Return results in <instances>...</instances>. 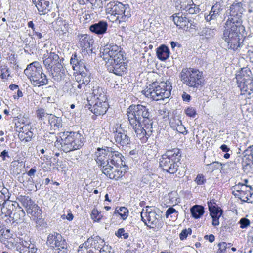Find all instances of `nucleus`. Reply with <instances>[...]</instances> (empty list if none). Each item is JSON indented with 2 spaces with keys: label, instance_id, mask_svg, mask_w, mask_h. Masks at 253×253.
<instances>
[{
  "label": "nucleus",
  "instance_id": "25",
  "mask_svg": "<svg viewBox=\"0 0 253 253\" xmlns=\"http://www.w3.org/2000/svg\"><path fill=\"white\" fill-rule=\"evenodd\" d=\"M126 69V65L123 61L119 64H115L108 66L107 70L110 73H113L118 76H122Z\"/></svg>",
  "mask_w": 253,
  "mask_h": 253
},
{
  "label": "nucleus",
  "instance_id": "59",
  "mask_svg": "<svg viewBox=\"0 0 253 253\" xmlns=\"http://www.w3.org/2000/svg\"><path fill=\"white\" fill-rule=\"evenodd\" d=\"M232 194L236 197L239 198L240 200L242 199V197H243V195H245V192L242 190L237 189V192L233 191Z\"/></svg>",
  "mask_w": 253,
  "mask_h": 253
},
{
  "label": "nucleus",
  "instance_id": "17",
  "mask_svg": "<svg viewBox=\"0 0 253 253\" xmlns=\"http://www.w3.org/2000/svg\"><path fill=\"white\" fill-rule=\"evenodd\" d=\"M160 167L163 171H165L170 174H174L176 172L179 165L172 160L169 159L164 155L162 156L160 160Z\"/></svg>",
  "mask_w": 253,
  "mask_h": 253
},
{
  "label": "nucleus",
  "instance_id": "12",
  "mask_svg": "<svg viewBox=\"0 0 253 253\" xmlns=\"http://www.w3.org/2000/svg\"><path fill=\"white\" fill-rule=\"evenodd\" d=\"M104 244V240L101 239L99 236L94 237L91 236L86 241L84 242L79 246L78 252L79 253H83L82 251L83 247L85 249L92 248L98 250L99 251L98 253H100L101 252Z\"/></svg>",
  "mask_w": 253,
  "mask_h": 253
},
{
  "label": "nucleus",
  "instance_id": "21",
  "mask_svg": "<svg viewBox=\"0 0 253 253\" xmlns=\"http://www.w3.org/2000/svg\"><path fill=\"white\" fill-rule=\"evenodd\" d=\"M108 26V25L106 21L100 20L91 24L89 26V29L92 33L97 35H100L106 32Z\"/></svg>",
  "mask_w": 253,
  "mask_h": 253
},
{
  "label": "nucleus",
  "instance_id": "42",
  "mask_svg": "<svg viewBox=\"0 0 253 253\" xmlns=\"http://www.w3.org/2000/svg\"><path fill=\"white\" fill-rule=\"evenodd\" d=\"M114 213L119 214L123 220H125L128 215V210L125 207H121L119 209L116 208Z\"/></svg>",
  "mask_w": 253,
  "mask_h": 253
},
{
  "label": "nucleus",
  "instance_id": "15",
  "mask_svg": "<svg viewBox=\"0 0 253 253\" xmlns=\"http://www.w3.org/2000/svg\"><path fill=\"white\" fill-rule=\"evenodd\" d=\"M115 142L122 147H128L131 144L130 138L127 135L126 131L122 129L121 125L119 128H116L113 132Z\"/></svg>",
  "mask_w": 253,
  "mask_h": 253
},
{
  "label": "nucleus",
  "instance_id": "58",
  "mask_svg": "<svg viewBox=\"0 0 253 253\" xmlns=\"http://www.w3.org/2000/svg\"><path fill=\"white\" fill-rule=\"evenodd\" d=\"M243 156H253V145L248 147L243 152Z\"/></svg>",
  "mask_w": 253,
  "mask_h": 253
},
{
  "label": "nucleus",
  "instance_id": "52",
  "mask_svg": "<svg viewBox=\"0 0 253 253\" xmlns=\"http://www.w3.org/2000/svg\"><path fill=\"white\" fill-rule=\"evenodd\" d=\"M200 11V9L199 8V5H197L193 2H192V6L190 7V9L188 10L187 14H197Z\"/></svg>",
  "mask_w": 253,
  "mask_h": 253
},
{
  "label": "nucleus",
  "instance_id": "47",
  "mask_svg": "<svg viewBox=\"0 0 253 253\" xmlns=\"http://www.w3.org/2000/svg\"><path fill=\"white\" fill-rule=\"evenodd\" d=\"M222 164L221 163H219L218 161H214L210 164H208L206 165L208 168V170L211 171H213L215 169H218Z\"/></svg>",
  "mask_w": 253,
  "mask_h": 253
},
{
  "label": "nucleus",
  "instance_id": "18",
  "mask_svg": "<svg viewBox=\"0 0 253 253\" xmlns=\"http://www.w3.org/2000/svg\"><path fill=\"white\" fill-rule=\"evenodd\" d=\"M84 58L85 57L83 58L82 55H80L76 52L72 54L70 62L74 70L78 71L81 73L84 72V69L88 70Z\"/></svg>",
  "mask_w": 253,
  "mask_h": 253
},
{
  "label": "nucleus",
  "instance_id": "48",
  "mask_svg": "<svg viewBox=\"0 0 253 253\" xmlns=\"http://www.w3.org/2000/svg\"><path fill=\"white\" fill-rule=\"evenodd\" d=\"M38 118L41 121H43L45 117L49 116L50 114L46 113L43 108H40L36 111Z\"/></svg>",
  "mask_w": 253,
  "mask_h": 253
},
{
  "label": "nucleus",
  "instance_id": "49",
  "mask_svg": "<svg viewBox=\"0 0 253 253\" xmlns=\"http://www.w3.org/2000/svg\"><path fill=\"white\" fill-rule=\"evenodd\" d=\"M194 181L197 185H200L204 184L206 182V179L204 175L198 174Z\"/></svg>",
  "mask_w": 253,
  "mask_h": 253
},
{
  "label": "nucleus",
  "instance_id": "54",
  "mask_svg": "<svg viewBox=\"0 0 253 253\" xmlns=\"http://www.w3.org/2000/svg\"><path fill=\"white\" fill-rule=\"evenodd\" d=\"M91 218L94 221H99L101 219V215L97 210L94 209L91 214Z\"/></svg>",
  "mask_w": 253,
  "mask_h": 253
},
{
  "label": "nucleus",
  "instance_id": "8",
  "mask_svg": "<svg viewBox=\"0 0 253 253\" xmlns=\"http://www.w3.org/2000/svg\"><path fill=\"white\" fill-rule=\"evenodd\" d=\"M106 12L107 14L116 16L120 21H126L131 16L130 6L128 4H123L118 1H110L106 6Z\"/></svg>",
  "mask_w": 253,
  "mask_h": 253
},
{
  "label": "nucleus",
  "instance_id": "13",
  "mask_svg": "<svg viewBox=\"0 0 253 253\" xmlns=\"http://www.w3.org/2000/svg\"><path fill=\"white\" fill-rule=\"evenodd\" d=\"M91 89L92 94H90L89 99L100 100L102 101H106L107 98L105 92V89L102 87L100 84L96 82H93L86 85Z\"/></svg>",
  "mask_w": 253,
  "mask_h": 253
},
{
  "label": "nucleus",
  "instance_id": "7",
  "mask_svg": "<svg viewBox=\"0 0 253 253\" xmlns=\"http://www.w3.org/2000/svg\"><path fill=\"white\" fill-rule=\"evenodd\" d=\"M106 12L107 14L116 16L120 21H126L131 16L130 6L128 4H123L118 1H110L106 6Z\"/></svg>",
  "mask_w": 253,
  "mask_h": 253
},
{
  "label": "nucleus",
  "instance_id": "9",
  "mask_svg": "<svg viewBox=\"0 0 253 253\" xmlns=\"http://www.w3.org/2000/svg\"><path fill=\"white\" fill-rule=\"evenodd\" d=\"M237 83L240 89L249 94L253 92V78L248 68H243L236 76Z\"/></svg>",
  "mask_w": 253,
  "mask_h": 253
},
{
  "label": "nucleus",
  "instance_id": "26",
  "mask_svg": "<svg viewBox=\"0 0 253 253\" xmlns=\"http://www.w3.org/2000/svg\"><path fill=\"white\" fill-rule=\"evenodd\" d=\"M208 206L210 211V215L213 217H220L223 214V210L218 207L214 200L208 202Z\"/></svg>",
  "mask_w": 253,
  "mask_h": 253
},
{
  "label": "nucleus",
  "instance_id": "24",
  "mask_svg": "<svg viewBox=\"0 0 253 253\" xmlns=\"http://www.w3.org/2000/svg\"><path fill=\"white\" fill-rule=\"evenodd\" d=\"M52 75L53 79L56 82H60L64 79L65 71L61 63L56 64V66L53 68Z\"/></svg>",
  "mask_w": 253,
  "mask_h": 253
},
{
  "label": "nucleus",
  "instance_id": "34",
  "mask_svg": "<svg viewBox=\"0 0 253 253\" xmlns=\"http://www.w3.org/2000/svg\"><path fill=\"white\" fill-rule=\"evenodd\" d=\"M48 118L51 127H53L54 130L62 127V119L60 118L50 114Z\"/></svg>",
  "mask_w": 253,
  "mask_h": 253
},
{
  "label": "nucleus",
  "instance_id": "51",
  "mask_svg": "<svg viewBox=\"0 0 253 253\" xmlns=\"http://www.w3.org/2000/svg\"><path fill=\"white\" fill-rule=\"evenodd\" d=\"M191 233L192 230L191 228L183 229L179 234V238L181 240H183L187 238L188 235H191Z\"/></svg>",
  "mask_w": 253,
  "mask_h": 253
},
{
  "label": "nucleus",
  "instance_id": "57",
  "mask_svg": "<svg viewBox=\"0 0 253 253\" xmlns=\"http://www.w3.org/2000/svg\"><path fill=\"white\" fill-rule=\"evenodd\" d=\"M227 244L226 242H223L219 243L218 244V246L219 247V249L217 252V253H225L226 250L227 248Z\"/></svg>",
  "mask_w": 253,
  "mask_h": 253
},
{
  "label": "nucleus",
  "instance_id": "28",
  "mask_svg": "<svg viewBox=\"0 0 253 253\" xmlns=\"http://www.w3.org/2000/svg\"><path fill=\"white\" fill-rule=\"evenodd\" d=\"M156 55L159 60L165 61L169 57L170 50L167 45L162 44L156 49Z\"/></svg>",
  "mask_w": 253,
  "mask_h": 253
},
{
  "label": "nucleus",
  "instance_id": "44",
  "mask_svg": "<svg viewBox=\"0 0 253 253\" xmlns=\"http://www.w3.org/2000/svg\"><path fill=\"white\" fill-rule=\"evenodd\" d=\"M106 1V0H91L90 3L92 5L91 8L93 10L102 8L104 5V2Z\"/></svg>",
  "mask_w": 253,
  "mask_h": 253
},
{
  "label": "nucleus",
  "instance_id": "38",
  "mask_svg": "<svg viewBox=\"0 0 253 253\" xmlns=\"http://www.w3.org/2000/svg\"><path fill=\"white\" fill-rule=\"evenodd\" d=\"M157 214L154 211H149L145 212V217L147 219V221L148 222V224L150 225H156L158 223V219L156 217Z\"/></svg>",
  "mask_w": 253,
  "mask_h": 253
},
{
  "label": "nucleus",
  "instance_id": "40",
  "mask_svg": "<svg viewBox=\"0 0 253 253\" xmlns=\"http://www.w3.org/2000/svg\"><path fill=\"white\" fill-rule=\"evenodd\" d=\"M18 200L25 208L26 211L34 203V202L31 200V198L29 196L21 195L19 197Z\"/></svg>",
  "mask_w": 253,
  "mask_h": 253
},
{
  "label": "nucleus",
  "instance_id": "16",
  "mask_svg": "<svg viewBox=\"0 0 253 253\" xmlns=\"http://www.w3.org/2000/svg\"><path fill=\"white\" fill-rule=\"evenodd\" d=\"M79 37V44L81 47L82 56L83 58L92 53L91 45L93 42L92 39L87 35H81Z\"/></svg>",
  "mask_w": 253,
  "mask_h": 253
},
{
  "label": "nucleus",
  "instance_id": "53",
  "mask_svg": "<svg viewBox=\"0 0 253 253\" xmlns=\"http://www.w3.org/2000/svg\"><path fill=\"white\" fill-rule=\"evenodd\" d=\"M115 235L118 237H122L123 236V238L125 239H127L128 238V233H125V230L124 228H120L115 233Z\"/></svg>",
  "mask_w": 253,
  "mask_h": 253
},
{
  "label": "nucleus",
  "instance_id": "30",
  "mask_svg": "<svg viewBox=\"0 0 253 253\" xmlns=\"http://www.w3.org/2000/svg\"><path fill=\"white\" fill-rule=\"evenodd\" d=\"M163 155L178 164L181 157V152L179 149L175 148L167 150Z\"/></svg>",
  "mask_w": 253,
  "mask_h": 253
},
{
  "label": "nucleus",
  "instance_id": "64",
  "mask_svg": "<svg viewBox=\"0 0 253 253\" xmlns=\"http://www.w3.org/2000/svg\"><path fill=\"white\" fill-rule=\"evenodd\" d=\"M181 97L183 101L185 102H189L191 99V96L189 94L186 93L185 92H183L181 95Z\"/></svg>",
  "mask_w": 253,
  "mask_h": 253
},
{
  "label": "nucleus",
  "instance_id": "4",
  "mask_svg": "<svg viewBox=\"0 0 253 253\" xmlns=\"http://www.w3.org/2000/svg\"><path fill=\"white\" fill-rule=\"evenodd\" d=\"M61 140L57 139L55 146L58 143L65 153L77 150L84 145V138L78 131H65L59 133Z\"/></svg>",
  "mask_w": 253,
  "mask_h": 253
},
{
  "label": "nucleus",
  "instance_id": "37",
  "mask_svg": "<svg viewBox=\"0 0 253 253\" xmlns=\"http://www.w3.org/2000/svg\"><path fill=\"white\" fill-rule=\"evenodd\" d=\"M242 166L244 170H250L253 168V156H243Z\"/></svg>",
  "mask_w": 253,
  "mask_h": 253
},
{
  "label": "nucleus",
  "instance_id": "27",
  "mask_svg": "<svg viewBox=\"0 0 253 253\" xmlns=\"http://www.w3.org/2000/svg\"><path fill=\"white\" fill-rule=\"evenodd\" d=\"M50 0H39L35 4L40 15H45L50 10Z\"/></svg>",
  "mask_w": 253,
  "mask_h": 253
},
{
  "label": "nucleus",
  "instance_id": "55",
  "mask_svg": "<svg viewBox=\"0 0 253 253\" xmlns=\"http://www.w3.org/2000/svg\"><path fill=\"white\" fill-rule=\"evenodd\" d=\"M186 114L190 117L194 118L197 114L196 110L192 107H189L185 110Z\"/></svg>",
  "mask_w": 253,
  "mask_h": 253
},
{
  "label": "nucleus",
  "instance_id": "43",
  "mask_svg": "<svg viewBox=\"0 0 253 253\" xmlns=\"http://www.w3.org/2000/svg\"><path fill=\"white\" fill-rule=\"evenodd\" d=\"M113 169V167L112 165H109L107 166L104 167L101 169V170L103 174L106 175L108 177H109L111 179H114L115 178V175H114V173L112 172Z\"/></svg>",
  "mask_w": 253,
  "mask_h": 253
},
{
  "label": "nucleus",
  "instance_id": "10",
  "mask_svg": "<svg viewBox=\"0 0 253 253\" xmlns=\"http://www.w3.org/2000/svg\"><path fill=\"white\" fill-rule=\"evenodd\" d=\"M229 16L226 21L242 25V17L244 9L241 2H234L230 7Z\"/></svg>",
  "mask_w": 253,
  "mask_h": 253
},
{
  "label": "nucleus",
  "instance_id": "61",
  "mask_svg": "<svg viewBox=\"0 0 253 253\" xmlns=\"http://www.w3.org/2000/svg\"><path fill=\"white\" fill-rule=\"evenodd\" d=\"M7 193L0 192V208L3 206L4 202H5L7 201L6 200V196H5V194Z\"/></svg>",
  "mask_w": 253,
  "mask_h": 253
},
{
  "label": "nucleus",
  "instance_id": "2",
  "mask_svg": "<svg viewBox=\"0 0 253 253\" xmlns=\"http://www.w3.org/2000/svg\"><path fill=\"white\" fill-rule=\"evenodd\" d=\"M222 39L226 42L229 49L236 50L242 46L245 37V28L242 25L226 21Z\"/></svg>",
  "mask_w": 253,
  "mask_h": 253
},
{
  "label": "nucleus",
  "instance_id": "35",
  "mask_svg": "<svg viewBox=\"0 0 253 253\" xmlns=\"http://www.w3.org/2000/svg\"><path fill=\"white\" fill-rule=\"evenodd\" d=\"M103 58L104 60H107L106 64L107 68L109 65L119 64L120 62L124 61V54L123 53H119V54H117V55H114V57L111 58L104 57Z\"/></svg>",
  "mask_w": 253,
  "mask_h": 253
},
{
  "label": "nucleus",
  "instance_id": "11",
  "mask_svg": "<svg viewBox=\"0 0 253 253\" xmlns=\"http://www.w3.org/2000/svg\"><path fill=\"white\" fill-rule=\"evenodd\" d=\"M88 109L96 116L102 115L106 113L108 104L106 101L95 100L89 99L87 97Z\"/></svg>",
  "mask_w": 253,
  "mask_h": 253
},
{
  "label": "nucleus",
  "instance_id": "14",
  "mask_svg": "<svg viewBox=\"0 0 253 253\" xmlns=\"http://www.w3.org/2000/svg\"><path fill=\"white\" fill-rule=\"evenodd\" d=\"M47 243L50 247L54 248L57 247L58 250H67V244L65 239H63L60 234L54 232L53 234H50L47 240Z\"/></svg>",
  "mask_w": 253,
  "mask_h": 253
},
{
  "label": "nucleus",
  "instance_id": "20",
  "mask_svg": "<svg viewBox=\"0 0 253 253\" xmlns=\"http://www.w3.org/2000/svg\"><path fill=\"white\" fill-rule=\"evenodd\" d=\"M101 52L104 57L111 58L114 55H117L119 53H123L121 51L119 46L114 44H107L104 46L103 48H101Z\"/></svg>",
  "mask_w": 253,
  "mask_h": 253
},
{
  "label": "nucleus",
  "instance_id": "6",
  "mask_svg": "<svg viewBox=\"0 0 253 253\" xmlns=\"http://www.w3.org/2000/svg\"><path fill=\"white\" fill-rule=\"evenodd\" d=\"M202 72L193 68L183 69L180 74V78L182 83L196 90L202 85Z\"/></svg>",
  "mask_w": 253,
  "mask_h": 253
},
{
  "label": "nucleus",
  "instance_id": "39",
  "mask_svg": "<svg viewBox=\"0 0 253 253\" xmlns=\"http://www.w3.org/2000/svg\"><path fill=\"white\" fill-rule=\"evenodd\" d=\"M216 30L214 28L205 27L202 29L201 31L199 33L200 36L205 37L206 39H210L213 37L215 35Z\"/></svg>",
  "mask_w": 253,
  "mask_h": 253
},
{
  "label": "nucleus",
  "instance_id": "63",
  "mask_svg": "<svg viewBox=\"0 0 253 253\" xmlns=\"http://www.w3.org/2000/svg\"><path fill=\"white\" fill-rule=\"evenodd\" d=\"M173 213H177L176 210L173 207H170L168 209L166 212V217L168 218L169 216Z\"/></svg>",
  "mask_w": 253,
  "mask_h": 253
},
{
  "label": "nucleus",
  "instance_id": "36",
  "mask_svg": "<svg viewBox=\"0 0 253 253\" xmlns=\"http://www.w3.org/2000/svg\"><path fill=\"white\" fill-rule=\"evenodd\" d=\"M25 215V211L22 208H18V211L14 212L10 218L12 219L13 222L18 223L23 220Z\"/></svg>",
  "mask_w": 253,
  "mask_h": 253
},
{
  "label": "nucleus",
  "instance_id": "31",
  "mask_svg": "<svg viewBox=\"0 0 253 253\" xmlns=\"http://www.w3.org/2000/svg\"><path fill=\"white\" fill-rule=\"evenodd\" d=\"M16 202H13L10 200H7L6 202H4L3 206L1 207V211L2 214H4L5 216H9V217L12 215V211L14 208V203Z\"/></svg>",
  "mask_w": 253,
  "mask_h": 253
},
{
  "label": "nucleus",
  "instance_id": "33",
  "mask_svg": "<svg viewBox=\"0 0 253 253\" xmlns=\"http://www.w3.org/2000/svg\"><path fill=\"white\" fill-rule=\"evenodd\" d=\"M190 212L193 218H199L204 213V208L201 205H195L190 208Z\"/></svg>",
  "mask_w": 253,
  "mask_h": 253
},
{
  "label": "nucleus",
  "instance_id": "50",
  "mask_svg": "<svg viewBox=\"0 0 253 253\" xmlns=\"http://www.w3.org/2000/svg\"><path fill=\"white\" fill-rule=\"evenodd\" d=\"M239 223L240 224V228L242 229L246 228L250 225V221L247 218L243 217L240 219Z\"/></svg>",
  "mask_w": 253,
  "mask_h": 253
},
{
  "label": "nucleus",
  "instance_id": "62",
  "mask_svg": "<svg viewBox=\"0 0 253 253\" xmlns=\"http://www.w3.org/2000/svg\"><path fill=\"white\" fill-rule=\"evenodd\" d=\"M29 253H36L37 248L35 247V245L33 244H28L27 246Z\"/></svg>",
  "mask_w": 253,
  "mask_h": 253
},
{
  "label": "nucleus",
  "instance_id": "19",
  "mask_svg": "<svg viewBox=\"0 0 253 253\" xmlns=\"http://www.w3.org/2000/svg\"><path fill=\"white\" fill-rule=\"evenodd\" d=\"M43 59L44 65L48 71H52V68L56 66V64L61 63L58 55L54 52H51L49 53L47 51L46 54L43 55Z\"/></svg>",
  "mask_w": 253,
  "mask_h": 253
},
{
  "label": "nucleus",
  "instance_id": "56",
  "mask_svg": "<svg viewBox=\"0 0 253 253\" xmlns=\"http://www.w3.org/2000/svg\"><path fill=\"white\" fill-rule=\"evenodd\" d=\"M192 2H193L191 0L187 4H186L185 2L181 3L180 5V8L181 9L182 11H185L187 14V13L188 12V10L190 9V7L192 6Z\"/></svg>",
  "mask_w": 253,
  "mask_h": 253
},
{
  "label": "nucleus",
  "instance_id": "29",
  "mask_svg": "<svg viewBox=\"0 0 253 253\" xmlns=\"http://www.w3.org/2000/svg\"><path fill=\"white\" fill-rule=\"evenodd\" d=\"M109 159L111 164L116 167H121V166H124L125 165V163L123 160V159H124V156L118 151H116L109 157Z\"/></svg>",
  "mask_w": 253,
  "mask_h": 253
},
{
  "label": "nucleus",
  "instance_id": "60",
  "mask_svg": "<svg viewBox=\"0 0 253 253\" xmlns=\"http://www.w3.org/2000/svg\"><path fill=\"white\" fill-rule=\"evenodd\" d=\"M115 151L114 149L111 147H105L104 148V152H106V156L108 157H110Z\"/></svg>",
  "mask_w": 253,
  "mask_h": 253
},
{
  "label": "nucleus",
  "instance_id": "41",
  "mask_svg": "<svg viewBox=\"0 0 253 253\" xmlns=\"http://www.w3.org/2000/svg\"><path fill=\"white\" fill-rule=\"evenodd\" d=\"M97 163L101 168L107 166L110 164V161L109 157L105 156L98 155L96 160Z\"/></svg>",
  "mask_w": 253,
  "mask_h": 253
},
{
  "label": "nucleus",
  "instance_id": "1",
  "mask_svg": "<svg viewBox=\"0 0 253 253\" xmlns=\"http://www.w3.org/2000/svg\"><path fill=\"white\" fill-rule=\"evenodd\" d=\"M151 114L148 107L140 104L131 105L127 109L130 125L142 143H146L152 135L153 122Z\"/></svg>",
  "mask_w": 253,
  "mask_h": 253
},
{
  "label": "nucleus",
  "instance_id": "23",
  "mask_svg": "<svg viewBox=\"0 0 253 253\" xmlns=\"http://www.w3.org/2000/svg\"><path fill=\"white\" fill-rule=\"evenodd\" d=\"M170 18H172V20L174 24L177 27H179V28L185 29L188 17H186L185 14H183L180 13H175Z\"/></svg>",
  "mask_w": 253,
  "mask_h": 253
},
{
  "label": "nucleus",
  "instance_id": "46",
  "mask_svg": "<svg viewBox=\"0 0 253 253\" xmlns=\"http://www.w3.org/2000/svg\"><path fill=\"white\" fill-rule=\"evenodd\" d=\"M199 28L198 23L195 22L194 19H191L189 18L187 19V25L186 27V30H189L190 29H195L198 30Z\"/></svg>",
  "mask_w": 253,
  "mask_h": 253
},
{
  "label": "nucleus",
  "instance_id": "32",
  "mask_svg": "<svg viewBox=\"0 0 253 253\" xmlns=\"http://www.w3.org/2000/svg\"><path fill=\"white\" fill-rule=\"evenodd\" d=\"M26 211L28 214L31 215L37 219H41L42 218V211L39 207L35 203L31 207L29 208Z\"/></svg>",
  "mask_w": 253,
  "mask_h": 253
},
{
  "label": "nucleus",
  "instance_id": "22",
  "mask_svg": "<svg viewBox=\"0 0 253 253\" xmlns=\"http://www.w3.org/2000/svg\"><path fill=\"white\" fill-rule=\"evenodd\" d=\"M222 10V6L221 4L216 2L212 6L209 14L207 15L205 14V20L207 22L215 21L219 17Z\"/></svg>",
  "mask_w": 253,
  "mask_h": 253
},
{
  "label": "nucleus",
  "instance_id": "5",
  "mask_svg": "<svg viewBox=\"0 0 253 253\" xmlns=\"http://www.w3.org/2000/svg\"><path fill=\"white\" fill-rule=\"evenodd\" d=\"M24 73L35 86H41L48 84L47 76L43 73L42 66L37 61L28 65Z\"/></svg>",
  "mask_w": 253,
  "mask_h": 253
},
{
  "label": "nucleus",
  "instance_id": "45",
  "mask_svg": "<svg viewBox=\"0 0 253 253\" xmlns=\"http://www.w3.org/2000/svg\"><path fill=\"white\" fill-rule=\"evenodd\" d=\"M33 135V133L31 131H28L26 133H19L18 137L22 141L29 142L31 140Z\"/></svg>",
  "mask_w": 253,
  "mask_h": 253
},
{
  "label": "nucleus",
  "instance_id": "3",
  "mask_svg": "<svg viewBox=\"0 0 253 253\" xmlns=\"http://www.w3.org/2000/svg\"><path fill=\"white\" fill-rule=\"evenodd\" d=\"M171 90L172 85L169 81H156L147 86L142 93L147 97L158 101L168 98L171 94Z\"/></svg>",
  "mask_w": 253,
  "mask_h": 253
}]
</instances>
